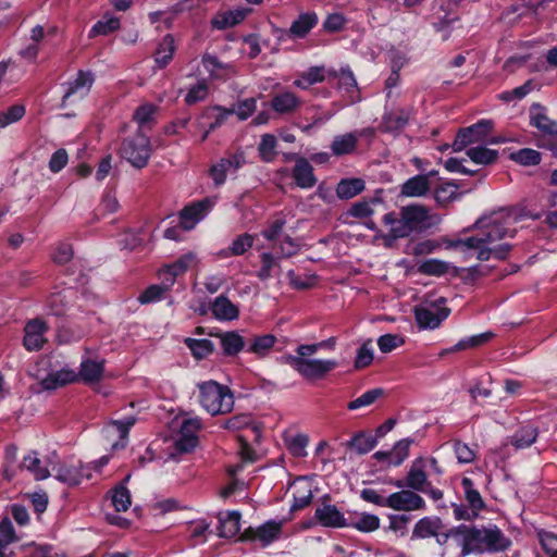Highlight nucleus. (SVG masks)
<instances>
[{
  "label": "nucleus",
  "mask_w": 557,
  "mask_h": 557,
  "mask_svg": "<svg viewBox=\"0 0 557 557\" xmlns=\"http://www.w3.org/2000/svg\"><path fill=\"white\" fill-rule=\"evenodd\" d=\"M441 222V215L423 205L404 206L398 213L388 212L383 216V223L389 228L381 235V238L386 248H393L398 239L409 237L411 234L425 233Z\"/></svg>",
  "instance_id": "nucleus-1"
},
{
  "label": "nucleus",
  "mask_w": 557,
  "mask_h": 557,
  "mask_svg": "<svg viewBox=\"0 0 557 557\" xmlns=\"http://www.w3.org/2000/svg\"><path fill=\"white\" fill-rule=\"evenodd\" d=\"M453 534L459 537V547L463 557L486 552H503L511 544L510 540L495 524L481 528L460 524L455 527Z\"/></svg>",
  "instance_id": "nucleus-2"
},
{
  "label": "nucleus",
  "mask_w": 557,
  "mask_h": 557,
  "mask_svg": "<svg viewBox=\"0 0 557 557\" xmlns=\"http://www.w3.org/2000/svg\"><path fill=\"white\" fill-rule=\"evenodd\" d=\"M527 216L529 214L523 209L504 208L480 218L474 227L480 231L483 244L492 245L506 236L513 237L516 230H510L509 226Z\"/></svg>",
  "instance_id": "nucleus-3"
},
{
  "label": "nucleus",
  "mask_w": 557,
  "mask_h": 557,
  "mask_svg": "<svg viewBox=\"0 0 557 557\" xmlns=\"http://www.w3.org/2000/svg\"><path fill=\"white\" fill-rule=\"evenodd\" d=\"M325 342L311 345H300L297 347L295 356L287 357V362L304 379L308 381L322 380L327 375V373L338 366L336 360L311 358V356L315 354L319 348H322Z\"/></svg>",
  "instance_id": "nucleus-4"
},
{
  "label": "nucleus",
  "mask_w": 557,
  "mask_h": 557,
  "mask_svg": "<svg viewBox=\"0 0 557 557\" xmlns=\"http://www.w3.org/2000/svg\"><path fill=\"white\" fill-rule=\"evenodd\" d=\"M199 403L212 416L226 414L233 410L234 397L231 389L215 381L198 384Z\"/></svg>",
  "instance_id": "nucleus-5"
},
{
  "label": "nucleus",
  "mask_w": 557,
  "mask_h": 557,
  "mask_svg": "<svg viewBox=\"0 0 557 557\" xmlns=\"http://www.w3.org/2000/svg\"><path fill=\"white\" fill-rule=\"evenodd\" d=\"M530 124L540 134L539 146L553 149L557 138V123L549 116L546 107L533 103L529 110Z\"/></svg>",
  "instance_id": "nucleus-6"
},
{
  "label": "nucleus",
  "mask_w": 557,
  "mask_h": 557,
  "mask_svg": "<svg viewBox=\"0 0 557 557\" xmlns=\"http://www.w3.org/2000/svg\"><path fill=\"white\" fill-rule=\"evenodd\" d=\"M151 152L150 139L143 131H138L134 137L125 139L121 147V156L137 169H143L148 164Z\"/></svg>",
  "instance_id": "nucleus-7"
},
{
  "label": "nucleus",
  "mask_w": 557,
  "mask_h": 557,
  "mask_svg": "<svg viewBox=\"0 0 557 557\" xmlns=\"http://www.w3.org/2000/svg\"><path fill=\"white\" fill-rule=\"evenodd\" d=\"M446 299L440 297L433 302H426L414 308V317L421 329H435L444 321L450 310L445 306Z\"/></svg>",
  "instance_id": "nucleus-8"
},
{
  "label": "nucleus",
  "mask_w": 557,
  "mask_h": 557,
  "mask_svg": "<svg viewBox=\"0 0 557 557\" xmlns=\"http://www.w3.org/2000/svg\"><path fill=\"white\" fill-rule=\"evenodd\" d=\"M49 465L51 467V475L67 486L78 485L83 478L90 476L89 473H83V466L81 463L74 465L66 461H52V459H49Z\"/></svg>",
  "instance_id": "nucleus-9"
},
{
  "label": "nucleus",
  "mask_w": 557,
  "mask_h": 557,
  "mask_svg": "<svg viewBox=\"0 0 557 557\" xmlns=\"http://www.w3.org/2000/svg\"><path fill=\"white\" fill-rule=\"evenodd\" d=\"M386 507L399 511H412L423 509L425 507V502L413 491L403 490L391 494L386 498Z\"/></svg>",
  "instance_id": "nucleus-10"
},
{
  "label": "nucleus",
  "mask_w": 557,
  "mask_h": 557,
  "mask_svg": "<svg viewBox=\"0 0 557 557\" xmlns=\"http://www.w3.org/2000/svg\"><path fill=\"white\" fill-rule=\"evenodd\" d=\"M200 426L201 422L198 418L187 419L182 423L178 437L174 442L177 453H189L197 446V432Z\"/></svg>",
  "instance_id": "nucleus-11"
},
{
  "label": "nucleus",
  "mask_w": 557,
  "mask_h": 557,
  "mask_svg": "<svg viewBox=\"0 0 557 557\" xmlns=\"http://www.w3.org/2000/svg\"><path fill=\"white\" fill-rule=\"evenodd\" d=\"M282 523L268 521L259 528H248L239 536V541L259 540L263 546L269 545L280 535Z\"/></svg>",
  "instance_id": "nucleus-12"
},
{
  "label": "nucleus",
  "mask_w": 557,
  "mask_h": 557,
  "mask_svg": "<svg viewBox=\"0 0 557 557\" xmlns=\"http://www.w3.org/2000/svg\"><path fill=\"white\" fill-rule=\"evenodd\" d=\"M212 206L213 201L209 198L186 206L180 212V225L182 226V228H184L185 231H190L191 228H194L196 223H198L206 215V213L211 209Z\"/></svg>",
  "instance_id": "nucleus-13"
},
{
  "label": "nucleus",
  "mask_w": 557,
  "mask_h": 557,
  "mask_svg": "<svg viewBox=\"0 0 557 557\" xmlns=\"http://www.w3.org/2000/svg\"><path fill=\"white\" fill-rule=\"evenodd\" d=\"M48 330V325L40 319H34L26 323L24 327V347L29 350H39L46 343L45 333Z\"/></svg>",
  "instance_id": "nucleus-14"
},
{
  "label": "nucleus",
  "mask_w": 557,
  "mask_h": 557,
  "mask_svg": "<svg viewBox=\"0 0 557 557\" xmlns=\"http://www.w3.org/2000/svg\"><path fill=\"white\" fill-rule=\"evenodd\" d=\"M245 162L242 153L234 154L231 158H223L210 169V176L216 186L225 182L227 173L236 172Z\"/></svg>",
  "instance_id": "nucleus-15"
},
{
  "label": "nucleus",
  "mask_w": 557,
  "mask_h": 557,
  "mask_svg": "<svg viewBox=\"0 0 557 557\" xmlns=\"http://www.w3.org/2000/svg\"><path fill=\"white\" fill-rule=\"evenodd\" d=\"M314 517L321 525L326 528H344L348 525L344 515L335 505L323 504L315 509Z\"/></svg>",
  "instance_id": "nucleus-16"
},
{
  "label": "nucleus",
  "mask_w": 557,
  "mask_h": 557,
  "mask_svg": "<svg viewBox=\"0 0 557 557\" xmlns=\"http://www.w3.org/2000/svg\"><path fill=\"white\" fill-rule=\"evenodd\" d=\"M104 372L103 360L85 359L81 363L79 372L76 374V381L81 380L86 384H94L101 381Z\"/></svg>",
  "instance_id": "nucleus-17"
},
{
  "label": "nucleus",
  "mask_w": 557,
  "mask_h": 557,
  "mask_svg": "<svg viewBox=\"0 0 557 557\" xmlns=\"http://www.w3.org/2000/svg\"><path fill=\"white\" fill-rule=\"evenodd\" d=\"M442 529L443 522L438 517H424L416 523L411 537L412 540H423L437 536Z\"/></svg>",
  "instance_id": "nucleus-18"
},
{
  "label": "nucleus",
  "mask_w": 557,
  "mask_h": 557,
  "mask_svg": "<svg viewBox=\"0 0 557 557\" xmlns=\"http://www.w3.org/2000/svg\"><path fill=\"white\" fill-rule=\"evenodd\" d=\"M92 84V73L79 71L77 77L69 84V88L63 96L62 106H64L66 100L74 95H78L81 98L85 97L89 92Z\"/></svg>",
  "instance_id": "nucleus-19"
},
{
  "label": "nucleus",
  "mask_w": 557,
  "mask_h": 557,
  "mask_svg": "<svg viewBox=\"0 0 557 557\" xmlns=\"http://www.w3.org/2000/svg\"><path fill=\"white\" fill-rule=\"evenodd\" d=\"M293 177L300 188H311L317 180L313 174V168L305 158H298L293 170Z\"/></svg>",
  "instance_id": "nucleus-20"
},
{
  "label": "nucleus",
  "mask_w": 557,
  "mask_h": 557,
  "mask_svg": "<svg viewBox=\"0 0 557 557\" xmlns=\"http://www.w3.org/2000/svg\"><path fill=\"white\" fill-rule=\"evenodd\" d=\"M135 422L136 419L134 417H128L124 421H112L108 424L106 429L108 437H113L114 435L120 437V441L112 444V449L125 447L128 431L135 424Z\"/></svg>",
  "instance_id": "nucleus-21"
},
{
  "label": "nucleus",
  "mask_w": 557,
  "mask_h": 557,
  "mask_svg": "<svg viewBox=\"0 0 557 557\" xmlns=\"http://www.w3.org/2000/svg\"><path fill=\"white\" fill-rule=\"evenodd\" d=\"M430 187V175H416L401 185L400 194L406 197H422Z\"/></svg>",
  "instance_id": "nucleus-22"
},
{
  "label": "nucleus",
  "mask_w": 557,
  "mask_h": 557,
  "mask_svg": "<svg viewBox=\"0 0 557 557\" xmlns=\"http://www.w3.org/2000/svg\"><path fill=\"white\" fill-rule=\"evenodd\" d=\"M300 104V100L290 91L278 92L271 100L272 109L278 114H292Z\"/></svg>",
  "instance_id": "nucleus-23"
},
{
  "label": "nucleus",
  "mask_w": 557,
  "mask_h": 557,
  "mask_svg": "<svg viewBox=\"0 0 557 557\" xmlns=\"http://www.w3.org/2000/svg\"><path fill=\"white\" fill-rule=\"evenodd\" d=\"M219 536L230 539L238 534L240 530V513L238 511H228L225 515L219 513L218 516Z\"/></svg>",
  "instance_id": "nucleus-24"
},
{
  "label": "nucleus",
  "mask_w": 557,
  "mask_h": 557,
  "mask_svg": "<svg viewBox=\"0 0 557 557\" xmlns=\"http://www.w3.org/2000/svg\"><path fill=\"white\" fill-rule=\"evenodd\" d=\"M221 341L223 354L227 357L237 356L245 347V341L237 332H223L216 334Z\"/></svg>",
  "instance_id": "nucleus-25"
},
{
  "label": "nucleus",
  "mask_w": 557,
  "mask_h": 557,
  "mask_svg": "<svg viewBox=\"0 0 557 557\" xmlns=\"http://www.w3.org/2000/svg\"><path fill=\"white\" fill-rule=\"evenodd\" d=\"M493 129V122L490 120H481L478 123L460 128V133H466L467 140H469V145L475 144V143H482L485 141L488 134Z\"/></svg>",
  "instance_id": "nucleus-26"
},
{
  "label": "nucleus",
  "mask_w": 557,
  "mask_h": 557,
  "mask_svg": "<svg viewBox=\"0 0 557 557\" xmlns=\"http://www.w3.org/2000/svg\"><path fill=\"white\" fill-rule=\"evenodd\" d=\"M212 313L219 320H234L238 317V308L225 296H219L212 304Z\"/></svg>",
  "instance_id": "nucleus-27"
},
{
  "label": "nucleus",
  "mask_w": 557,
  "mask_h": 557,
  "mask_svg": "<svg viewBox=\"0 0 557 557\" xmlns=\"http://www.w3.org/2000/svg\"><path fill=\"white\" fill-rule=\"evenodd\" d=\"M248 10L238 9L219 13L214 16L211 24L216 29H225L239 24L247 15Z\"/></svg>",
  "instance_id": "nucleus-28"
},
{
  "label": "nucleus",
  "mask_w": 557,
  "mask_h": 557,
  "mask_svg": "<svg viewBox=\"0 0 557 557\" xmlns=\"http://www.w3.org/2000/svg\"><path fill=\"white\" fill-rule=\"evenodd\" d=\"M537 437V429L533 425H523L510 436L509 443L516 449H522L531 446Z\"/></svg>",
  "instance_id": "nucleus-29"
},
{
  "label": "nucleus",
  "mask_w": 557,
  "mask_h": 557,
  "mask_svg": "<svg viewBox=\"0 0 557 557\" xmlns=\"http://www.w3.org/2000/svg\"><path fill=\"white\" fill-rule=\"evenodd\" d=\"M364 187L361 178H344L336 186V195L341 199H350L362 193Z\"/></svg>",
  "instance_id": "nucleus-30"
},
{
  "label": "nucleus",
  "mask_w": 557,
  "mask_h": 557,
  "mask_svg": "<svg viewBox=\"0 0 557 557\" xmlns=\"http://www.w3.org/2000/svg\"><path fill=\"white\" fill-rule=\"evenodd\" d=\"M312 500V490L305 480H298L294 484V503L292 510H300L307 507Z\"/></svg>",
  "instance_id": "nucleus-31"
},
{
  "label": "nucleus",
  "mask_w": 557,
  "mask_h": 557,
  "mask_svg": "<svg viewBox=\"0 0 557 557\" xmlns=\"http://www.w3.org/2000/svg\"><path fill=\"white\" fill-rule=\"evenodd\" d=\"M76 381V373L71 370H60L49 373L42 381L41 386L45 389H55L67 383Z\"/></svg>",
  "instance_id": "nucleus-32"
},
{
  "label": "nucleus",
  "mask_w": 557,
  "mask_h": 557,
  "mask_svg": "<svg viewBox=\"0 0 557 557\" xmlns=\"http://www.w3.org/2000/svg\"><path fill=\"white\" fill-rule=\"evenodd\" d=\"M174 51V38L171 35H166L159 44L154 53V62L159 69H162L169 64L173 58Z\"/></svg>",
  "instance_id": "nucleus-33"
},
{
  "label": "nucleus",
  "mask_w": 557,
  "mask_h": 557,
  "mask_svg": "<svg viewBox=\"0 0 557 557\" xmlns=\"http://www.w3.org/2000/svg\"><path fill=\"white\" fill-rule=\"evenodd\" d=\"M255 236L248 233H244L237 236L231 244V246L221 252L223 257L230 256H242L253 245Z\"/></svg>",
  "instance_id": "nucleus-34"
},
{
  "label": "nucleus",
  "mask_w": 557,
  "mask_h": 557,
  "mask_svg": "<svg viewBox=\"0 0 557 557\" xmlns=\"http://www.w3.org/2000/svg\"><path fill=\"white\" fill-rule=\"evenodd\" d=\"M357 146V136L352 133L336 136L331 149L335 156L351 153Z\"/></svg>",
  "instance_id": "nucleus-35"
},
{
  "label": "nucleus",
  "mask_w": 557,
  "mask_h": 557,
  "mask_svg": "<svg viewBox=\"0 0 557 557\" xmlns=\"http://www.w3.org/2000/svg\"><path fill=\"white\" fill-rule=\"evenodd\" d=\"M428 484L429 482L425 472L416 461L408 472L406 485L413 491L426 492L425 486Z\"/></svg>",
  "instance_id": "nucleus-36"
},
{
  "label": "nucleus",
  "mask_w": 557,
  "mask_h": 557,
  "mask_svg": "<svg viewBox=\"0 0 557 557\" xmlns=\"http://www.w3.org/2000/svg\"><path fill=\"white\" fill-rule=\"evenodd\" d=\"M461 485L465 492V498L468 502L469 507L479 513L480 510L485 507V503L479 491L473 487V482L469 478H463Z\"/></svg>",
  "instance_id": "nucleus-37"
},
{
  "label": "nucleus",
  "mask_w": 557,
  "mask_h": 557,
  "mask_svg": "<svg viewBox=\"0 0 557 557\" xmlns=\"http://www.w3.org/2000/svg\"><path fill=\"white\" fill-rule=\"evenodd\" d=\"M409 115L405 111L386 113L380 125L383 132H393L401 129L408 122Z\"/></svg>",
  "instance_id": "nucleus-38"
},
{
  "label": "nucleus",
  "mask_w": 557,
  "mask_h": 557,
  "mask_svg": "<svg viewBox=\"0 0 557 557\" xmlns=\"http://www.w3.org/2000/svg\"><path fill=\"white\" fill-rule=\"evenodd\" d=\"M225 428L231 430H240L249 428L253 434V441L259 442L261 437V429L258 424L252 423L249 416H236L225 422Z\"/></svg>",
  "instance_id": "nucleus-39"
},
{
  "label": "nucleus",
  "mask_w": 557,
  "mask_h": 557,
  "mask_svg": "<svg viewBox=\"0 0 557 557\" xmlns=\"http://www.w3.org/2000/svg\"><path fill=\"white\" fill-rule=\"evenodd\" d=\"M318 16L315 13L301 14L290 26V33L296 37L306 36L310 29L317 24Z\"/></svg>",
  "instance_id": "nucleus-40"
},
{
  "label": "nucleus",
  "mask_w": 557,
  "mask_h": 557,
  "mask_svg": "<svg viewBox=\"0 0 557 557\" xmlns=\"http://www.w3.org/2000/svg\"><path fill=\"white\" fill-rule=\"evenodd\" d=\"M120 28V18L115 16L104 15L103 20L98 21L91 28L89 33V38H94L96 36L109 35Z\"/></svg>",
  "instance_id": "nucleus-41"
},
{
  "label": "nucleus",
  "mask_w": 557,
  "mask_h": 557,
  "mask_svg": "<svg viewBox=\"0 0 557 557\" xmlns=\"http://www.w3.org/2000/svg\"><path fill=\"white\" fill-rule=\"evenodd\" d=\"M466 153L474 163L483 165L494 163L498 156L496 150L485 147H473L468 149Z\"/></svg>",
  "instance_id": "nucleus-42"
},
{
  "label": "nucleus",
  "mask_w": 557,
  "mask_h": 557,
  "mask_svg": "<svg viewBox=\"0 0 557 557\" xmlns=\"http://www.w3.org/2000/svg\"><path fill=\"white\" fill-rule=\"evenodd\" d=\"M185 344L196 359H203L214 350V345L209 339L186 338Z\"/></svg>",
  "instance_id": "nucleus-43"
},
{
  "label": "nucleus",
  "mask_w": 557,
  "mask_h": 557,
  "mask_svg": "<svg viewBox=\"0 0 557 557\" xmlns=\"http://www.w3.org/2000/svg\"><path fill=\"white\" fill-rule=\"evenodd\" d=\"M490 245H483L480 248H475L478 250L476 258L481 261H486L491 258L493 255L495 258L503 260L505 259L509 251L511 250V245L509 244H502L495 247H488Z\"/></svg>",
  "instance_id": "nucleus-44"
},
{
  "label": "nucleus",
  "mask_w": 557,
  "mask_h": 557,
  "mask_svg": "<svg viewBox=\"0 0 557 557\" xmlns=\"http://www.w3.org/2000/svg\"><path fill=\"white\" fill-rule=\"evenodd\" d=\"M40 463L41 461L36 453L25 456L23 460V467L30 471L36 480H44L51 475L50 470L46 467H41Z\"/></svg>",
  "instance_id": "nucleus-45"
},
{
  "label": "nucleus",
  "mask_w": 557,
  "mask_h": 557,
  "mask_svg": "<svg viewBox=\"0 0 557 557\" xmlns=\"http://www.w3.org/2000/svg\"><path fill=\"white\" fill-rule=\"evenodd\" d=\"M276 342L275 336L271 334H265L262 336H257L251 341L249 346V351L258 355L259 357L265 356L271 348L274 346Z\"/></svg>",
  "instance_id": "nucleus-46"
},
{
  "label": "nucleus",
  "mask_w": 557,
  "mask_h": 557,
  "mask_svg": "<svg viewBox=\"0 0 557 557\" xmlns=\"http://www.w3.org/2000/svg\"><path fill=\"white\" fill-rule=\"evenodd\" d=\"M510 159L524 166L536 165L541 162V153L531 148H523L510 153Z\"/></svg>",
  "instance_id": "nucleus-47"
},
{
  "label": "nucleus",
  "mask_w": 557,
  "mask_h": 557,
  "mask_svg": "<svg viewBox=\"0 0 557 557\" xmlns=\"http://www.w3.org/2000/svg\"><path fill=\"white\" fill-rule=\"evenodd\" d=\"M449 263L438 260V259H429L421 263L418 268V271L425 275H434L441 276L448 272Z\"/></svg>",
  "instance_id": "nucleus-48"
},
{
  "label": "nucleus",
  "mask_w": 557,
  "mask_h": 557,
  "mask_svg": "<svg viewBox=\"0 0 557 557\" xmlns=\"http://www.w3.org/2000/svg\"><path fill=\"white\" fill-rule=\"evenodd\" d=\"M158 108L151 103H145L138 107L133 115L134 121L138 124V131H143V127L152 122Z\"/></svg>",
  "instance_id": "nucleus-49"
},
{
  "label": "nucleus",
  "mask_w": 557,
  "mask_h": 557,
  "mask_svg": "<svg viewBox=\"0 0 557 557\" xmlns=\"http://www.w3.org/2000/svg\"><path fill=\"white\" fill-rule=\"evenodd\" d=\"M349 447L363 455L372 450L376 445V438L371 435L358 434L349 443Z\"/></svg>",
  "instance_id": "nucleus-50"
},
{
  "label": "nucleus",
  "mask_w": 557,
  "mask_h": 557,
  "mask_svg": "<svg viewBox=\"0 0 557 557\" xmlns=\"http://www.w3.org/2000/svg\"><path fill=\"white\" fill-rule=\"evenodd\" d=\"M348 525L361 532H373L380 528V519L375 515L362 513L356 521Z\"/></svg>",
  "instance_id": "nucleus-51"
},
{
  "label": "nucleus",
  "mask_w": 557,
  "mask_h": 557,
  "mask_svg": "<svg viewBox=\"0 0 557 557\" xmlns=\"http://www.w3.org/2000/svg\"><path fill=\"white\" fill-rule=\"evenodd\" d=\"M383 394L384 391L382 388H373L350 401L347 407L349 410H356L361 407L370 406L375 403Z\"/></svg>",
  "instance_id": "nucleus-52"
},
{
  "label": "nucleus",
  "mask_w": 557,
  "mask_h": 557,
  "mask_svg": "<svg viewBox=\"0 0 557 557\" xmlns=\"http://www.w3.org/2000/svg\"><path fill=\"white\" fill-rule=\"evenodd\" d=\"M324 79V69L314 66L309 69L306 73L301 75L299 79L295 82V84L300 88H308L310 85L315 83H320Z\"/></svg>",
  "instance_id": "nucleus-53"
},
{
  "label": "nucleus",
  "mask_w": 557,
  "mask_h": 557,
  "mask_svg": "<svg viewBox=\"0 0 557 557\" xmlns=\"http://www.w3.org/2000/svg\"><path fill=\"white\" fill-rule=\"evenodd\" d=\"M534 88L532 79L527 81L522 86L516 87L512 90L502 92L498 98L505 102L513 100H521L529 95Z\"/></svg>",
  "instance_id": "nucleus-54"
},
{
  "label": "nucleus",
  "mask_w": 557,
  "mask_h": 557,
  "mask_svg": "<svg viewBox=\"0 0 557 557\" xmlns=\"http://www.w3.org/2000/svg\"><path fill=\"white\" fill-rule=\"evenodd\" d=\"M112 504L117 511H125L131 506V494L124 485H119L114 488Z\"/></svg>",
  "instance_id": "nucleus-55"
},
{
  "label": "nucleus",
  "mask_w": 557,
  "mask_h": 557,
  "mask_svg": "<svg viewBox=\"0 0 557 557\" xmlns=\"http://www.w3.org/2000/svg\"><path fill=\"white\" fill-rule=\"evenodd\" d=\"M285 224L286 220L283 216L278 215L268 223L267 227L261 232V235L265 239L274 242L282 234Z\"/></svg>",
  "instance_id": "nucleus-56"
},
{
  "label": "nucleus",
  "mask_w": 557,
  "mask_h": 557,
  "mask_svg": "<svg viewBox=\"0 0 557 557\" xmlns=\"http://www.w3.org/2000/svg\"><path fill=\"white\" fill-rule=\"evenodd\" d=\"M276 138L271 134H265L261 137L259 144V153L262 160L269 162L272 161L275 156Z\"/></svg>",
  "instance_id": "nucleus-57"
},
{
  "label": "nucleus",
  "mask_w": 557,
  "mask_h": 557,
  "mask_svg": "<svg viewBox=\"0 0 557 557\" xmlns=\"http://www.w3.org/2000/svg\"><path fill=\"white\" fill-rule=\"evenodd\" d=\"M457 185L454 183H445L435 190V200L441 206L447 205L453 199L457 198Z\"/></svg>",
  "instance_id": "nucleus-58"
},
{
  "label": "nucleus",
  "mask_w": 557,
  "mask_h": 557,
  "mask_svg": "<svg viewBox=\"0 0 557 557\" xmlns=\"http://www.w3.org/2000/svg\"><path fill=\"white\" fill-rule=\"evenodd\" d=\"M25 114V108L21 104L10 107L7 111L0 113V128L21 120Z\"/></svg>",
  "instance_id": "nucleus-59"
},
{
  "label": "nucleus",
  "mask_w": 557,
  "mask_h": 557,
  "mask_svg": "<svg viewBox=\"0 0 557 557\" xmlns=\"http://www.w3.org/2000/svg\"><path fill=\"white\" fill-rule=\"evenodd\" d=\"M404 337L397 334H385L380 336L377 339V346L384 354L391 352L395 348L404 345Z\"/></svg>",
  "instance_id": "nucleus-60"
},
{
  "label": "nucleus",
  "mask_w": 557,
  "mask_h": 557,
  "mask_svg": "<svg viewBox=\"0 0 557 557\" xmlns=\"http://www.w3.org/2000/svg\"><path fill=\"white\" fill-rule=\"evenodd\" d=\"M373 361V350L371 348V341H367L358 349L357 357L354 363L356 369H363Z\"/></svg>",
  "instance_id": "nucleus-61"
},
{
  "label": "nucleus",
  "mask_w": 557,
  "mask_h": 557,
  "mask_svg": "<svg viewBox=\"0 0 557 557\" xmlns=\"http://www.w3.org/2000/svg\"><path fill=\"white\" fill-rule=\"evenodd\" d=\"M208 95V85L205 81L198 82L196 85L191 86L188 90L185 101L187 104H195L199 101L206 99Z\"/></svg>",
  "instance_id": "nucleus-62"
},
{
  "label": "nucleus",
  "mask_w": 557,
  "mask_h": 557,
  "mask_svg": "<svg viewBox=\"0 0 557 557\" xmlns=\"http://www.w3.org/2000/svg\"><path fill=\"white\" fill-rule=\"evenodd\" d=\"M411 443H412L411 440L404 438V440L398 441L394 445V447L392 449V454H393V458H394L392 460L393 465L398 466L406 459V457L408 456V451H409V447H410Z\"/></svg>",
  "instance_id": "nucleus-63"
},
{
  "label": "nucleus",
  "mask_w": 557,
  "mask_h": 557,
  "mask_svg": "<svg viewBox=\"0 0 557 557\" xmlns=\"http://www.w3.org/2000/svg\"><path fill=\"white\" fill-rule=\"evenodd\" d=\"M278 253L283 258H290L295 256L300 250V245L296 239L286 235L283 240L277 246Z\"/></svg>",
  "instance_id": "nucleus-64"
}]
</instances>
